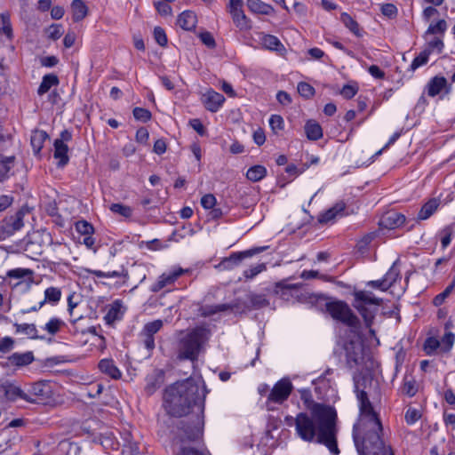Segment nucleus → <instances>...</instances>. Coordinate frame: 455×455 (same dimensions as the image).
Returning <instances> with one entry per match:
<instances>
[{"instance_id": "1", "label": "nucleus", "mask_w": 455, "mask_h": 455, "mask_svg": "<svg viewBox=\"0 0 455 455\" xmlns=\"http://www.w3.org/2000/svg\"><path fill=\"white\" fill-rule=\"evenodd\" d=\"M356 396L359 401L360 418L354 426V441L359 455H394L389 445L381 438L383 427L374 411L368 395L358 389L355 385Z\"/></svg>"}, {"instance_id": "2", "label": "nucleus", "mask_w": 455, "mask_h": 455, "mask_svg": "<svg viewBox=\"0 0 455 455\" xmlns=\"http://www.w3.org/2000/svg\"><path fill=\"white\" fill-rule=\"evenodd\" d=\"M336 411L330 406L315 403L311 414L300 412L294 419L296 433L303 441L325 445L332 454H339Z\"/></svg>"}, {"instance_id": "3", "label": "nucleus", "mask_w": 455, "mask_h": 455, "mask_svg": "<svg viewBox=\"0 0 455 455\" xmlns=\"http://www.w3.org/2000/svg\"><path fill=\"white\" fill-rule=\"evenodd\" d=\"M204 390L192 379L178 381L165 389L164 405L168 414L173 417L187 415L193 406H203Z\"/></svg>"}, {"instance_id": "4", "label": "nucleus", "mask_w": 455, "mask_h": 455, "mask_svg": "<svg viewBox=\"0 0 455 455\" xmlns=\"http://www.w3.org/2000/svg\"><path fill=\"white\" fill-rule=\"evenodd\" d=\"M210 336V331L206 327L197 326L185 334L179 342L180 359L195 361Z\"/></svg>"}, {"instance_id": "5", "label": "nucleus", "mask_w": 455, "mask_h": 455, "mask_svg": "<svg viewBox=\"0 0 455 455\" xmlns=\"http://www.w3.org/2000/svg\"><path fill=\"white\" fill-rule=\"evenodd\" d=\"M353 307L360 313L363 318L365 326L370 329V332L374 334V330L371 329L373 323L377 307L382 302L381 299L376 298L372 292L367 291H357L354 292Z\"/></svg>"}, {"instance_id": "6", "label": "nucleus", "mask_w": 455, "mask_h": 455, "mask_svg": "<svg viewBox=\"0 0 455 455\" xmlns=\"http://www.w3.org/2000/svg\"><path fill=\"white\" fill-rule=\"evenodd\" d=\"M325 309L333 319L339 321L349 327L358 328L360 325L359 318L344 301L335 300L326 302Z\"/></svg>"}, {"instance_id": "7", "label": "nucleus", "mask_w": 455, "mask_h": 455, "mask_svg": "<svg viewBox=\"0 0 455 455\" xmlns=\"http://www.w3.org/2000/svg\"><path fill=\"white\" fill-rule=\"evenodd\" d=\"M27 402L42 403L52 395V388L48 381L40 380L26 384Z\"/></svg>"}, {"instance_id": "8", "label": "nucleus", "mask_w": 455, "mask_h": 455, "mask_svg": "<svg viewBox=\"0 0 455 455\" xmlns=\"http://www.w3.org/2000/svg\"><path fill=\"white\" fill-rule=\"evenodd\" d=\"M179 428L180 430V441H194L203 435V422L198 416L190 421L181 420Z\"/></svg>"}, {"instance_id": "9", "label": "nucleus", "mask_w": 455, "mask_h": 455, "mask_svg": "<svg viewBox=\"0 0 455 455\" xmlns=\"http://www.w3.org/2000/svg\"><path fill=\"white\" fill-rule=\"evenodd\" d=\"M267 246L255 247L247 251L234 252L228 258H225L220 263V267L223 269H232L235 266L240 264V262L245 259L251 257L255 254L260 253L267 250Z\"/></svg>"}, {"instance_id": "10", "label": "nucleus", "mask_w": 455, "mask_h": 455, "mask_svg": "<svg viewBox=\"0 0 455 455\" xmlns=\"http://www.w3.org/2000/svg\"><path fill=\"white\" fill-rule=\"evenodd\" d=\"M292 390V384L289 379H282L275 384L268 400L275 403H282L288 399Z\"/></svg>"}, {"instance_id": "11", "label": "nucleus", "mask_w": 455, "mask_h": 455, "mask_svg": "<svg viewBox=\"0 0 455 455\" xmlns=\"http://www.w3.org/2000/svg\"><path fill=\"white\" fill-rule=\"evenodd\" d=\"M347 363L349 367L360 364L363 359V344L359 341H349L345 345Z\"/></svg>"}, {"instance_id": "12", "label": "nucleus", "mask_w": 455, "mask_h": 455, "mask_svg": "<svg viewBox=\"0 0 455 455\" xmlns=\"http://www.w3.org/2000/svg\"><path fill=\"white\" fill-rule=\"evenodd\" d=\"M184 272L183 268L176 267L168 273H164L159 276L158 281L152 285L151 291L157 292L164 287L173 283Z\"/></svg>"}, {"instance_id": "13", "label": "nucleus", "mask_w": 455, "mask_h": 455, "mask_svg": "<svg viewBox=\"0 0 455 455\" xmlns=\"http://www.w3.org/2000/svg\"><path fill=\"white\" fill-rule=\"evenodd\" d=\"M451 90V86L448 84L444 76H435L427 84V92L430 97H435L443 91L449 93Z\"/></svg>"}, {"instance_id": "14", "label": "nucleus", "mask_w": 455, "mask_h": 455, "mask_svg": "<svg viewBox=\"0 0 455 455\" xmlns=\"http://www.w3.org/2000/svg\"><path fill=\"white\" fill-rule=\"evenodd\" d=\"M405 221V216L402 213L391 211L382 215L379 226L382 228L395 229L401 227Z\"/></svg>"}, {"instance_id": "15", "label": "nucleus", "mask_w": 455, "mask_h": 455, "mask_svg": "<svg viewBox=\"0 0 455 455\" xmlns=\"http://www.w3.org/2000/svg\"><path fill=\"white\" fill-rule=\"evenodd\" d=\"M7 400L14 402L21 399L27 402L26 384L23 387L11 382H5L1 386Z\"/></svg>"}, {"instance_id": "16", "label": "nucleus", "mask_w": 455, "mask_h": 455, "mask_svg": "<svg viewBox=\"0 0 455 455\" xmlns=\"http://www.w3.org/2000/svg\"><path fill=\"white\" fill-rule=\"evenodd\" d=\"M224 101V96L214 91H210L204 96V107L211 112H217Z\"/></svg>"}, {"instance_id": "17", "label": "nucleus", "mask_w": 455, "mask_h": 455, "mask_svg": "<svg viewBox=\"0 0 455 455\" xmlns=\"http://www.w3.org/2000/svg\"><path fill=\"white\" fill-rule=\"evenodd\" d=\"M35 361V356L32 351L24 353H13L8 357V362L11 365L16 367L28 366Z\"/></svg>"}, {"instance_id": "18", "label": "nucleus", "mask_w": 455, "mask_h": 455, "mask_svg": "<svg viewBox=\"0 0 455 455\" xmlns=\"http://www.w3.org/2000/svg\"><path fill=\"white\" fill-rule=\"evenodd\" d=\"M177 22L181 28L190 31L196 28L197 18L192 11H185L179 15Z\"/></svg>"}, {"instance_id": "19", "label": "nucleus", "mask_w": 455, "mask_h": 455, "mask_svg": "<svg viewBox=\"0 0 455 455\" xmlns=\"http://www.w3.org/2000/svg\"><path fill=\"white\" fill-rule=\"evenodd\" d=\"M53 146V156L54 158L59 159L57 165L58 167H64L69 161V157L68 156V148L65 143H62L61 140H55Z\"/></svg>"}, {"instance_id": "20", "label": "nucleus", "mask_w": 455, "mask_h": 455, "mask_svg": "<svg viewBox=\"0 0 455 455\" xmlns=\"http://www.w3.org/2000/svg\"><path fill=\"white\" fill-rule=\"evenodd\" d=\"M246 4L248 9L257 14L269 15L275 12V9L261 0H247Z\"/></svg>"}, {"instance_id": "21", "label": "nucleus", "mask_w": 455, "mask_h": 455, "mask_svg": "<svg viewBox=\"0 0 455 455\" xmlns=\"http://www.w3.org/2000/svg\"><path fill=\"white\" fill-rule=\"evenodd\" d=\"M25 212L23 210L18 211L15 215L5 219L6 231L9 234H12L15 231L20 230L23 227V217Z\"/></svg>"}, {"instance_id": "22", "label": "nucleus", "mask_w": 455, "mask_h": 455, "mask_svg": "<svg viewBox=\"0 0 455 455\" xmlns=\"http://www.w3.org/2000/svg\"><path fill=\"white\" fill-rule=\"evenodd\" d=\"M99 369L101 372L110 376L114 379L121 378V371L111 359H102L99 363Z\"/></svg>"}, {"instance_id": "23", "label": "nucleus", "mask_w": 455, "mask_h": 455, "mask_svg": "<svg viewBox=\"0 0 455 455\" xmlns=\"http://www.w3.org/2000/svg\"><path fill=\"white\" fill-rule=\"evenodd\" d=\"M346 208V204L342 201L338 202L335 204L331 208L325 211L323 213H322L319 216V222L320 223H327L332 220L335 219L336 216H338L339 213H341Z\"/></svg>"}, {"instance_id": "24", "label": "nucleus", "mask_w": 455, "mask_h": 455, "mask_svg": "<svg viewBox=\"0 0 455 455\" xmlns=\"http://www.w3.org/2000/svg\"><path fill=\"white\" fill-rule=\"evenodd\" d=\"M300 284H286L284 281H280L275 284L274 292L280 296L281 299L288 300L291 296L292 290H298Z\"/></svg>"}, {"instance_id": "25", "label": "nucleus", "mask_w": 455, "mask_h": 455, "mask_svg": "<svg viewBox=\"0 0 455 455\" xmlns=\"http://www.w3.org/2000/svg\"><path fill=\"white\" fill-rule=\"evenodd\" d=\"M447 22L444 20H439L435 23H431L424 33L423 37L427 40L430 36H443L447 29Z\"/></svg>"}, {"instance_id": "26", "label": "nucleus", "mask_w": 455, "mask_h": 455, "mask_svg": "<svg viewBox=\"0 0 455 455\" xmlns=\"http://www.w3.org/2000/svg\"><path fill=\"white\" fill-rule=\"evenodd\" d=\"M15 327L16 333H21L26 335L28 338L32 339H43V337L38 336L37 329L34 323H17L13 324Z\"/></svg>"}, {"instance_id": "27", "label": "nucleus", "mask_w": 455, "mask_h": 455, "mask_svg": "<svg viewBox=\"0 0 455 455\" xmlns=\"http://www.w3.org/2000/svg\"><path fill=\"white\" fill-rule=\"evenodd\" d=\"M60 83L59 77L55 74H47L43 76L42 82L38 87L37 93L42 96L49 90Z\"/></svg>"}, {"instance_id": "28", "label": "nucleus", "mask_w": 455, "mask_h": 455, "mask_svg": "<svg viewBox=\"0 0 455 455\" xmlns=\"http://www.w3.org/2000/svg\"><path fill=\"white\" fill-rule=\"evenodd\" d=\"M305 132L308 140H317L323 137V130L320 124L309 120L305 124Z\"/></svg>"}, {"instance_id": "29", "label": "nucleus", "mask_w": 455, "mask_h": 455, "mask_svg": "<svg viewBox=\"0 0 455 455\" xmlns=\"http://www.w3.org/2000/svg\"><path fill=\"white\" fill-rule=\"evenodd\" d=\"M73 20L77 22L84 20L88 12V8L82 0H74L71 4Z\"/></svg>"}, {"instance_id": "30", "label": "nucleus", "mask_w": 455, "mask_h": 455, "mask_svg": "<svg viewBox=\"0 0 455 455\" xmlns=\"http://www.w3.org/2000/svg\"><path fill=\"white\" fill-rule=\"evenodd\" d=\"M61 298V291L57 287H49L44 291V299L39 302V307H42L46 302L56 304Z\"/></svg>"}, {"instance_id": "31", "label": "nucleus", "mask_w": 455, "mask_h": 455, "mask_svg": "<svg viewBox=\"0 0 455 455\" xmlns=\"http://www.w3.org/2000/svg\"><path fill=\"white\" fill-rule=\"evenodd\" d=\"M439 202L437 199L433 198L427 201L420 209L418 213V219L427 220L428 219L437 209Z\"/></svg>"}, {"instance_id": "32", "label": "nucleus", "mask_w": 455, "mask_h": 455, "mask_svg": "<svg viewBox=\"0 0 455 455\" xmlns=\"http://www.w3.org/2000/svg\"><path fill=\"white\" fill-rule=\"evenodd\" d=\"M262 45L268 50L281 52L283 50V45L280 40L272 35H263L261 37Z\"/></svg>"}, {"instance_id": "33", "label": "nucleus", "mask_w": 455, "mask_h": 455, "mask_svg": "<svg viewBox=\"0 0 455 455\" xmlns=\"http://www.w3.org/2000/svg\"><path fill=\"white\" fill-rule=\"evenodd\" d=\"M267 175V169L263 165H253L248 169L246 177L252 182H258L264 179Z\"/></svg>"}, {"instance_id": "34", "label": "nucleus", "mask_w": 455, "mask_h": 455, "mask_svg": "<svg viewBox=\"0 0 455 455\" xmlns=\"http://www.w3.org/2000/svg\"><path fill=\"white\" fill-rule=\"evenodd\" d=\"M48 139V134L44 131H36L31 136V146L36 154H38Z\"/></svg>"}, {"instance_id": "35", "label": "nucleus", "mask_w": 455, "mask_h": 455, "mask_svg": "<svg viewBox=\"0 0 455 455\" xmlns=\"http://www.w3.org/2000/svg\"><path fill=\"white\" fill-rule=\"evenodd\" d=\"M121 303L119 301H115L111 307L108 309V313L105 315L106 323L108 324H112L116 320L121 319L122 312H121Z\"/></svg>"}, {"instance_id": "36", "label": "nucleus", "mask_w": 455, "mask_h": 455, "mask_svg": "<svg viewBox=\"0 0 455 455\" xmlns=\"http://www.w3.org/2000/svg\"><path fill=\"white\" fill-rule=\"evenodd\" d=\"M235 305L233 304H219V305H212L206 306L203 308V315L204 316H210L215 315L220 312H224L229 309H233Z\"/></svg>"}, {"instance_id": "37", "label": "nucleus", "mask_w": 455, "mask_h": 455, "mask_svg": "<svg viewBox=\"0 0 455 455\" xmlns=\"http://www.w3.org/2000/svg\"><path fill=\"white\" fill-rule=\"evenodd\" d=\"M426 41H427V44H426L425 50H428L430 54L434 51H436L438 53L442 52V51L444 47L443 36H434V37L432 39H429L427 37V40H426Z\"/></svg>"}, {"instance_id": "38", "label": "nucleus", "mask_w": 455, "mask_h": 455, "mask_svg": "<svg viewBox=\"0 0 455 455\" xmlns=\"http://www.w3.org/2000/svg\"><path fill=\"white\" fill-rule=\"evenodd\" d=\"M340 20L352 33L357 36H361L359 24L349 14L343 12Z\"/></svg>"}, {"instance_id": "39", "label": "nucleus", "mask_w": 455, "mask_h": 455, "mask_svg": "<svg viewBox=\"0 0 455 455\" xmlns=\"http://www.w3.org/2000/svg\"><path fill=\"white\" fill-rule=\"evenodd\" d=\"M236 27L240 29L249 28V21L243 9L230 12Z\"/></svg>"}, {"instance_id": "40", "label": "nucleus", "mask_w": 455, "mask_h": 455, "mask_svg": "<svg viewBox=\"0 0 455 455\" xmlns=\"http://www.w3.org/2000/svg\"><path fill=\"white\" fill-rule=\"evenodd\" d=\"M429 55V51L424 49L417 57L414 58L409 70L414 72L419 67L426 65L428 61Z\"/></svg>"}, {"instance_id": "41", "label": "nucleus", "mask_w": 455, "mask_h": 455, "mask_svg": "<svg viewBox=\"0 0 455 455\" xmlns=\"http://www.w3.org/2000/svg\"><path fill=\"white\" fill-rule=\"evenodd\" d=\"M399 275L400 270L395 261L383 277L385 283L387 284V288H390L395 283Z\"/></svg>"}, {"instance_id": "42", "label": "nucleus", "mask_w": 455, "mask_h": 455, "mask_svg": "<svg viewBox=\"0 0 455 455\" xmlns=\"http://www.w3.org/2000/svg\"><path fill=\"white\" fill-rule=\"evenodd\" d=\"M248 299L251 307L254 309L262 308L269 305L268 300L261 294L251 293L248 296Z\"/></svg>"}, {"instance_id": "43", "label": "nucleus", "mask_w": 455, "mask_h": 455, "mask_svg": "<svg viewBox=\"0 0 455 455\" xmlns=\"http://www.w3.org/2000/svg\"><path fill=\"white\" fill-rule=\"evenodd\" d=\"M455 288V281H453L451 284H449L443 292L436 295L433 299V304L435 307L441 306L444 300L450 296L451 291Z\"/></svg>"}, {"instance_id": "44", "label": "nucleus", "mask_w": 455, "mask_h": 455, "mask_svg": "<svg viewBox=\"0 0 455 455\" xmlns=\"http://www.w3.org/2000/svg\"><path fill=\"white\" fill-rule=\"evenodd\" d=\"M163 327L162 320H155L153 322H149L144 325L142 330V334H148L154 336L156 332H158Z\"/></svg>"}, {"instance_id": "45", "label": "nucleus", "mask_w": 455, "mask_h": 455, "mask_svg": "<svg viewBox=\"0 0 455 455\" xmlns=\"http://www.w3.org/2000/svg\"><path fill=\"white\" fill-rule=\"evenodd\" d=\"M298 92L305 99H310L315 95V88L306 82H300L297 87Z\"/></svg>"}, {"instance_id": "46", "label": "nucleus", "mask_w": 455, "mask_h": 455, "mask_svg": "<svg viewBox=\"0 0 455 455\" xmlns=\"http://www.w3.org/2000/svg\"><path fill=\"white\" fill-rule=\"evenodd\" d=\"M64 324L63 321L59 318H52L48 323H46L44 326V330L52 334H56L60 330V327Z\"/></svg>"}, {"instance_id": "47", "label": "nucleus", "mask_w": 455, "mask_h": 455, "mask_svg": "<svg viewBox=\"0 0 455 455\" xmlns=\"http://www.w3.org/2000/svg\"><path fill=\"white\" fill-rule=\"evenodd\" d=\"M267 269L265 263L257 264L254 267H250L249 269L245 270L243 273V275L246 279H252L259 273L265 271Z\"/></svg>"}, {"instance_id": "48", "label": "nucleus", "mask_w": 455, "mask_h": 455, "mask_svg": "<svg viewBox=\"0 0 455 455\" xmlns=\"http://www.w3.org/2000/svg\"><path fill=\"white\" fill-rule=\"evenodd\" d=\"M132 113L136 120L141 121L143 123L149 121L151 118L150 111L143 108H135Z\"/></svg>"}, {"instance_id": "49", "label": "nucleus", "mask_w": 455, "mask_h": 455, "mask_svg": "<svg viewBox=\"0 0 455 455\" xmlns=\"http://www.w3.org/2000/svg\"><path fill=\"white\" fill-rule=\"evenodd\" d=\"M452 235H453V228L451 226L445 227L440 232L441 243H442L443 248H446L450 244V243L451 241Z\"/></svg>"}, {"instance_id": "50", "label": "nucleus", "mask_w": 455, "mask_h": 455, "mask_svg": "<svg viewBox=\"0 0 455 455\" xmlns=\"http://www.w3.org/2000/svg\"><path fill=\"white\" fill-rule=\"evenodd\" d=\"M455 341V334L451 331H445L443 336L440 344L443 346V350L448 352L451 349Z\"/></svg>"}, {"instance_id": "51", "label": "nucleus", "mask_w": 455, "mask_h": 455, "mask_svg": "<svg viewBox=\"0 0 455 455\" xmlns=\"http://www.w3.org/2000/svg\"><path fill=\"white\" fill-rule=\"evenodd\" d=\"M421 417V413L418 409L409 408L405 412V421L409 425L414 424Z\"/></svg>"}, {"instance_id": "52", "label": "nucleus", "mask_w": 455, "mask_h": 455, "mask_svg": "<svg viewBox=\"0 0 455 455\" xmlns=\"http://www.w3.org/2000/svg\"><path fill=\"white\" fill-rule=\"evenodd\" d=\"M76 229L78 233L88 235L93 233V227L85 220H79L76 223Z\"/></svg>"}, {"instance_id": "53", "label": "nucleus", "mask_w": 455, "mask_h": 455, "mask_svg": "<svg viewBox=\"0 0 455 455\" xmlns=\"http://www.w3.org/2000/svg\"><path fill=\"white\" fill-rule=\"evenodd\" d=\"M110 210L115 212L118 213L121 216L124 217H130L132 215V209L129 206L121 204H113L110 206Z\"/></svg>"}, {"instance_id": "54", "label": "nucleus", "mask_w": 455, "mask_h": 455, "mask_svg": "<svg viewBox=\"0 0 455 455\" xmlns=\"http://www.w3.org/2000/svg\"><path fill=\"white\" fill-rule=\"evenodd\" d=\"M15 340L11 337H4L0 339V353H9L14 347Z\"/></svg>"}, {"instance_id": "55", "label": "nucleus", "mask_w": 455, "mask_h": 455, "mask_svg": "<svg viewBox=\"0 0 455 455\" xmlns=\"http://www.w3.org/2000/svg\"><path fill=\"white\" fill-rule=\"evenodd\" d=\"M48 36L52 40L59 39L63 34V28L60 24H52L48 29Z\"/></svg>"}, {"instance_id": "56", "label": "nucleus", "mask_w": 455, "mask_h": 455, "mask_svg": "<svg viewBox=\"0 0 455 455\" xmlns=\"http://www.w3.org/2000/svg\"><path fill=\"white\" fill-rule=\"evenodd\" d=\"M380 10L381 13L389 19L395 18L397 15V8L393 4H384L381 5Z\"/></svg>"}, {"instance_id": "57", "label": "nucleus", "mask_w": 455, "mask_h": 455, "mask_svg": "<svg viewBox=\"0 0 455 455\" xmlns=\"http://www.w3.org/2000/svg\"><path fill=\"white\" fill-rule=\"evenodd\" d=\"M269 125L275 132L283 129V119L281 116L272 115L269 119Z\"/></svg>"}, {"instance_id": "58", "label": "nucleus", "mask_w": 455, "mask_h": 455, "mask_svg": "<svg viewBox=\"0 0 455 455\" xmlns=\"http://www.w3.org/2000/svg\"><path fill=\"white\" fill-rule=\"evenodd\" d=\"M32 274V271L26 268H16L7 272V276L10 278L21 279Z\"/></svg>"}, {"instance_id": "59", "label": "nucleus", "mask_w": 455, "mask_h": 455, "mask_svg": "<svg viewBox=\"0 0 455 455\" xmlns=\"http://www.w3.org/2000/svg\"><path fill=\"white\" fill-rule=\"evenodd\" d=\"M154 37L159 45L165 46L167 44V36L162 28L156 27L154 28Z\"/></svg>"}, {"instance_id": "60", "label": "nucleus", "mask_w": 455, "mask_h": 455, "mask_svg": "<svg viewBox=\"0 0 455 455\" xmlns=\"http://www.w3.org/2000/svg\"><path fill=\"white\" fill-rule=\"evenodd\" d=\"M199 38L201 39L202 43L204 44H205L207 47L212 48V49L215 48L216 42H215V39L213 38L212 35L210 32L205 31V32L200 33Z\"/></svg>"}, {"instance_id": "61", "label": "nucleus", "mask_w": 455, "mask_h": 455, "mask_svg": "<svg viewBox=\"0 0 455 455\" xmlns=\"http://www.w3.org/2000/svg\"><path fill=\"white\" fill-rule=\"evenodd\" d=\"M376 237V233L371 232L369 234H366L362 237V239L359 240L357 246L359 251H363L367 248V246L371 243V241Z\"/></svg>"}, {"instance_id": "62", "label": "nucleus", "mask_w": 455, "mask_h": 455, "mask_svg": "<svg viewBox=\"0 0 455 455\" xmlns=\"http://www.w3.org/2000/svg\"><path fill=\"white\" fill-rule=\"evenodd\" d=\"M403 392L409 396H413L417 393V387L413 379H405L403 387Z\"/></svg>"}, {"instance_id": "63", "label": "nucleus", "mask_w": 455, "mask_h": 455, "mask_svg": "<svg viewBox=\"0 0 455 455\" xmlns=\"http://www.w3.org/2000/svg\"><path fill=\"white\" fill-rule=\"evenodd\" d=\"M165 1L155 2V7L161 15H170L172 13V7Z\"/></svg>"}, {"instance_id": "64", "label": "nucleus", "mask_w": 455, "mask_h": 455, "mask_svg": "<svg viewBox=\"0 0 455 455\" xmlns=\"http://www.w3.org/2000/svg\"><path fill=\"white\" fill-rule=\"evenodd\" d=\"M357 91H358L357 87L350 85V84H346L340 90V94L345 99H352L357 93Z\"/></svg>"}]
</instances>
